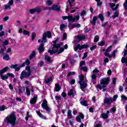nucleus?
<instances>
[{
  "instance_id": "44",
  "label": "nucleus",
  "mask_w": 127,
  "mask_h": 127,
  "mask_svg": "<svg viewBox=\"0 0 127 127\" xmlns=\"http://www.w3.org/2000/svg\"><path fill=\"white\" fill-rule=\"evenodd\" d=\"M66 27V25H64V24H62L60 25V30L61 31H63L64 28Z\"/></svg>"
},
{
  "instance_id": "41",
  "label": "nucleus",
  "mask_w": 127,
  "mask_h": 127,
  "mask_svg": "<svg viewBox=\"0 0 127 127\" xmlns=\"http://www.w3.org/2000/svg\"><path fill=\"white\" fill-rule=\"evenodd\" d=\"M67 39V33L66 32H64L63 35V41H64V40H66Z\"/></svg>"
},
{
  "instance_id": "58",
  "label": "nucleus",
  "mask_w": 127,
  "mask_h": 127,
  "mask_svg": "<svg viewBox=\"0 0 127 127\" xmlns=\"http://www.w3.org/2000/svg\"><path fill=\"white\" fill-rule=\"evenodd\" d=\"M67 116L68 117H72V112L71 110H69L67 112Z\"/></svg>"
},
{
  "instance_id": "57",
  "label": "nucleus",
  "mask_w": 127,
  "mask_h": 127,
  "mask_svg": "<svg viewBox=\"0 0 127 127\" xmlns=\"http://www.w3.org/2000/svg\"><path fill=\"white\" fill-rule=\"evenodd\" d=\"M79 117L82 119V120H84V118H85V116H84V115L83 114V113H79Z\"/></svg>"
},
{
  "instance_id": "34",
  "label": "nucleus",
  "mask_w": 127,
  "mask_h": 127,
  "mask_svg": "<svg viewBox=\"0 0 127 127\" xmlns=\"http://www.w3.org/2000/svg\"><path fill=\"white\" fill-rule=\"evenodd\" d=\"M35 37H36V33L35 32H32L31 34V38L32 41H34V39H35Z\"/></svg>"
},
{
  "instance_id": "21",
  "label": "nucleus",
  "mask_w": 127,
  "mask_h": 127,
  "mask_svg": "<svg viewBox=\"0 0 127 127\" xmlns=\"http://www.w3.org/2000/svg\"><path fill=\"white\" fill-rule=\"evenodd\" d=\"M7 70H8V66H6L4 67L3 69H2L1 70H0V75L1 76V75H2L3 73H5V72H6Z\"/></svg>"
},
{
  "instance_id": "40",
  "label": "nucleus",
  "mask_w": 127,
  "mask_h": 127,
  "mask_svg": "<svg viewBox=\"0 0 127 127\" xmlns=\"http://www.w3.org/2000/svg\"><path fill=\"white\" fill-rule=\"evenodd\" d=\"M80 70L83 72H88V67L87 66H83L80 68Z\"/></svg>"
},
{
  "instance_id": "26",
  "label": "nucleus",
  "mask_w": 127,
  "mask_h": 127,
  "mask_svg": "<svg viewBox=\"0 0 127 127\" xmlns=\"http://www.w3.org/2000/svg\"><path fill=\"white\" fill-rule=\"evenodd\" d=\"M88 103V101L87 100H82L80 102L81 105L84 106V107H88L89 105L87 104Z\"/></svg>"
},
{
  "instance_id": "5",
  "label": "nucleus",
  "mask_w": 127,
  "mask_h": 127,
  "mask_svg": "<svg viewBox=\"0 0 127 127\" xmlns=\"http://www.w3.org/2000/svg\"><path fill=\"white\" fill-rule=\"evenodd\" d=\"M52 36V34L51 31L45 32L43 34V38L42 39V42H44V43L47 42V40L46 39L47 37L48 38H51Z\"/></svg>"
},
{
  "instance_id": "36",
  "label": "nucleus",
  "mask_w": 127,
  "mask_h": 127,
  "mask_svg": "<svg viewBox=\"0 0 127 127\" xmlns=\"http://www.w3.org/2000/svg\"><path fill=\"white\" fill-rule=\"evenodd\" d=\"M59 51H58V52H57V54L59 55V54H61V53H62V52H64V48H60Z\"/></svg>"
},
{
  "instance_id": "63",
  "label": "nucleus",
  "mask_w": 127,
  "mask_h": 127,
  "mask_svg": "<svg viewBox=\"0 0 127 127\" xmlns=\"http://www.w3.org/2000/svg\"><path fill=\"white\" fill-rule=\"evenodd\" d=\"M55 99L57 101H60V100H61V96H55Z\"/></svg>"
},
{
  "instance_id": "46",
  "label": "nucleus",
  "mask_w": 127,
  "mask_h": 127,
  "mask_svg": "<svg viewBox=\"0 0 127 127\" xmlns=\"http://www.w3.org/2000/svg\"><path fill=\"white\" fill-rule=\"evenodd\" d=\"M46 3L47 5H48L49 6H50V5H52V2L51 1V0H48L46 2Z\"/></svg>"
},
{
  "instance_id": "61",
  "label": "nucleus",
  "mask_w": 127,
  "mask_h": 127,
  "mask_svg": "<svg viewBox=\"0 0 127 127\" xmlns=\"http://www.w3.org/2000/svg\"><path fill=\"white\" fill-rule=\"evenodd\" d=\"M117 83V78H113L112 79V83L113 85H116V83Z\"/></svg>"
},
{
  "instance_id": "1",
  "label": "nucleus",
  "mask_w": 127,
  "mask_h": 127,
  "mask_svg": "<svg viewBox=\"0 0 127 127\" xmlns=\"http://www.w3.org/2000/svg\"><path fill=\"white\" fill-rule=\"evenodd\" d=\"M5 120L6 121L7 124H10L12 127H14L16 125V115H15V112H12L10 115L5 118Z\"/></svg>"
},
{
  "instance_id": "55",
  "label": "nucleus",
  "mask_w": 127,
  "mask_h": 127,
  "mask_svg": "<svg viewBox=\"0 0 127 127\" xmlns=\"http://www.w3.org/2000/svg\"><path fill=\"white\" fill-rule=\"evenodd\" d=\"M91 78L92 80H97V75H96L95 74H93L91 75Z\"/></svg>"
},
{
  "instance_id": "22",
  "label": "nucleus",
  "mask_w": 127,
  "mask_h": 127,
  "mask_svg": "<svg viewBox=\"0 0 127 127\" xmlns=\"http://www.w3.org/2000/svg\"><path fill=\"white\" fill-rule=\"evenodd\" d=\"M55 90L56 92H59L60 91V90H61V86H60V85H59L57 83H56Z\"/></svg>"
},
{
  "instance_id": "38",
  "label": "nucleus",
  "mask_w": 127,
  "mask_h": 127,
  "mask_svg": "<svg viewBox=\"0 0 127 127\" xmlns=\"http://www.w3.org/2000/svg\"><path fill=\"white\" fill-rule=\"evenodd\" d=\"M59 39H60V38L58 37L55 40L53 41V47L56 46L57 44V41H58V40H59Z\"/></svg>"
},
{
  "instance_id": "4",
  "label": "nucleus",
  "mask_w": 127,
  "mask_h": 127,
  "mask_svg": "<svg viewBox=\"0 0 127 127\" xmlns=\"http://www.w3.org/2000/svg\"><path fill=\"white\" fill-rule=\"evenodd\" d=\"M63 44H64V42H61L59 44H57L52 48V50H49L48 51V53H50V55H53V54L57 53V52H58V49L60 48Z\"/></svg>"
},
{
  "instance_id": "47",
  "label": "nucleus",
  "mask_w": 127,
  "mask_h": 127,
  "mask_svg": "<svg viewBox=\"0 0 127 127\" xmlns=\"http://www.w3.org/2000/svg\"><path fill=\"white\" fill-rule=\"evenodd\" d=\"M84 65H86V62L83 61H81L80 62L79 66L80 67H82V66Z\"/></svg>"
},
{
  "instance_id": "30",
  "label": "nucleus",
  "mask_w": 127,
  "mask_h": 127,
  "mask_svg": "<svg viewBox=\"0 0 127 127\" xmlns=\"http://www.w3.org/2000/svg\"><path fill=\"white\" fill-rule=\"evenodd\" d=\"M74 75H76V72L75 71H70L68 72L67 74V77H69V76H74Z\"/></svg>"
},
{
  "instance_id": "62",
  "label": "nucleus",
  "mask_w": 127,
  "mask_h": 127,
  "mask_svg": "<svg viewBox=\"0 0 127 127\" xmlns=\"http://www.w3.org/2000/svg\"><path fill=\"white\" fill-rule=\"evenodd\" d=\"M26 65H30V61H29V59H27V60L25 61V62Z\"/></svg>"
},
{
  "instance_id": "37",
  "label": "nucleus",
  "mask_w": 127,
  "mask_h": 127,
  "mask_svg": "<svg viewBox=\"0 0 127 127\" xmlns=\"http://www.w3.org/2000/svg\"><path fill=\"white\" fill-rule=\"evenodd\" d=\"M30 32L27 30H24L23 31V34H24V35H28V36H30Z\"/></svg>"
},
{
  "instance_id": "20",
  "label": "nucleus",
  "mask_w": 127,
  "mask_h": 127,
  "mask_svg": "<svg viewBox=\"0 0 127 127\" xmlns=\"http://www.w3.org/2000/svg\"><path fill=\"white\" fill-rule=\"evenodd\" d=\"M36 112L40 118H41V119H43V120H45L46 119V117H45L44 115H43L40 111L37 110Z\"/></svg>"
},
{
  "instance_id": "29",
  "label": "nucleus",
  "mask_w": 127,
  "mask_h": 127,
  "mask_svg": "<svg viewBox=\"0 0 127 127\" xmlns=\"http://www.w3.org/2000/svg\"><path fill=\"white\" fill-rule=\"evenodd\" d=\"M50 82H53V79H52V77H49L45 80L46 84H49V83H50Z\"/></svg>"
},
{
  "instance_id": "9",
  "label": "nucleus",
  "mask_w": 127,
  "mask_h": 127,
  "mask_svg": "<svg viewBox=\"0 0 127 127\" xmlns=\"http://www.w3.org/2000/svg\"><path fill=\"white\" fill-rule=\"evenodd\" d=\"M29 12L31 14H33V13H35V12L40 13V12H41V8H40V7H37L34 8L30 9Z\"/></svg>"
},
{
  "instance_id": "52",
  "label": "nucleus",
  "mask_w": 127,
  "mask_h": 127,
  "mask_svg": "<svg viewBox=\"0 0 127 127\" xmlns=\"http://www.w3.org/2000/svg\"><path fill=\"white\" fill-rule=\"evenodd\" d=\"M118 97H119V96L118 95H115L113 96V98H112V102L116 101L117 100V99H118Z\"/></svg>"
},
{
  "instance_id": "60",
  "label": "nucleus",
  "mask_w": 127,
  "mask_h": 127,
  "mask_svg": "<svg viewBox=\"0 0 127 127\" xmlns=\"http://www.w3.org/2000/svg\"><path fill=\"white\" fill-rule=\"evenodd\" d=\"M86 11L83 10L81 12L80 16H84V15H86Z\"/></svg>"
},
{
  "instance_id": "54",
  "label": "nucleus",
  "mask_w": 127,
  "mask_h": 127,
  "mask_svg": "<svg viewBox=\"0 0 127 127\" xmlns=\"http://www.w3.org/2000/svg\"><path fill=\"white\" fill-rule=\"evenodd\" d=\"M88 57V52H86L84 53L83 55V57H82V59H86Z\"/></svg>"
},
{
  "instance_id": "27",
  "label": "nucleus",
  "mask_w": 127,
  "mask_h": 127,
  "mask_svg": "<svg viewBox=\"0 0 127 127\" xmlns=\"http://www.w3.org/2000/svg\"><path fill=\"white\" fill-rule=\"evenodd\" d=\"M3 60H6V61H8V60H10V58L9 56L7 54H5L4 56L3 57Z\"/></svg>"
},
{
  "instance_id": "39",
  "label": "nucleus",
  "mask_w": 127,
  "mask_h": 127,
  "mask_svg": "<svg viewBox=\"0 0 127 127\" xmlns=\"http://www.w3.org/2000/svg\"><path fill=\"white\" fill-rule=\"evenodd\" d=\"M26 93H27V96H30V89H29L28 86L26 87Z\"/></svg>"
},
{
  "instance_id": "33",
  "label": "nucleus",
  "mask_w": 127,
  "mask_h": 127,
  "mask_svg": "<svg viewBox=\"0 0 127 127\" xmlns=\"http://www.w3.org/2000/svg\"><path fill=\"white\" fill-rule=\"evenodd\" d=\"M79 20L80 19V16L79 15H76L75 17H73L72 19V22H75V21L76 20Z\"/></svg>"
},
{
  "instance_id": "10",
  "label": "nucleus",
  "mask_w": 127,
  "mask_h": 127,
  "mask_svg": "<svg viewBox=\"0 0 127 127\" xmlns=\"http://www.w3.org/2000/svg\"><path fill=\"white\" fill-rule=\"evenodd\" d=\"M110 84V78L109 77L102 78L100 80L101 85H109Z\"/></svg>"
},
{
  "instance_id": "48",
  "label": "nucleus",
  "mask_w": 127,
  "mask_h": 127,
  "mask_svg": "<svg viewBox=\"0 0 127 127\" xmlns=\"http://www.w3.org/2000/svg\"><path fill=\"white\" fill-rule=\"evenodd\" d=\"M105 44V42L104 41H101L100 43H98V45H99V46H104Z\"/></svg>"
},
{
  "instance_id": "25",
  "label": "nucleus",
  "mask_w": 127,
  "mask_h": 127,
  "mask_svg": "<svg viewBox=\"0 0 127 127\" xmlns=\"http://www.w3.org/2000/svg\"><path fill=\"white\" fill-rule=\"evenodd\" d=\"M97 17H98V18H99V19H100L101 21L102 22H103L104 21V19H105V17H104V15L100 13L99 14Z\"/></svg>"
},
{
  "instance_id": "6",
  "label": "nucleus",
  "mask_w": 127,
  "mask_h": 127,
  "mask_svg": "<svg viewBox=\"0 0 127 127\" xmlns=\"http://www.w3.org/2000/svg\"><path fill=\"white\" fill-rule=\"evenodd\" d=\"M41 107L42 109L46 110V111L48 113H50V111H51V108L48 107V102H47V100H46V99H44L43 101V103L41 104Z\"/></svg>"
},
{
  "instance_id": "45",
  "label": "nucleus",
  "mask_w": 127,
  "mask_h": 127,
  "mask_svg": "<svg viewBox=\"0 0 127 127\" xmlns=\"http://www.w3.org/2000/svg\"><path fill=\"white\" fill-rule=\"evenodd\" d=\"M104 55L105 57H108L109 58H112V56H111V55H110V53L106 52L105 53H104Z\"/></svg>"
},
{
  "instance_id": "7",
  "label": "nucleus",
  "mask_w": 127,
  "mask_h": 127,
  "mask_svg": "<svg viewBox=\"0 0 127 127\" xmlns=\"http://www.w3.org/2000/svg\"><path fill=\"white\" fill-rule=\"evenodd\" d=\"M89 45L83 44L80 46V44H78L74 48V50L76 52V51H78V49H79V50H82V49H87Z\"/></svg>"
},
{
  "instance_id": "16",
  "label": "nucleus",
  "mask_w": 127,
  "mask_h": 127,
  "mask_svg": "<svg viewBox=\"0 0 127 127\" xmlns=\"http://www.w3.org/2000/svg\"><path fill=\"white\" fill-rule=\"evenodd\" d=\"M44 44L43 43H41L39 48L38 49L39 50V53L41 54V53H42L43 51H44Z\"/></svg>"
},
{
  "instance_id": "43",
  "label": "nucleus",
  "mask_w": 127,
  "mask_h": 127,
  "mask_svg": "<svg viewBox=\"0 0 127 127\" xmlns=\"http://www.w3.org/2000/svg\"><path fill=\"white\" fill-rule=\"evenodd\" d=\"M68 96H74V90L73 89H70L69 91V93L67 94Z\"/></svg>"
},
{
  "instance_id": "42",
  "label": "nucleus",
  "mask_w": 127,
  "mask_h": 127,
  "mask_svg": "<svg viewBox=\"0 0 127 127\" xmlns=\"http://www.w3.org/2000/svg\"><path fill=\"white\" fill-rule=\"evenodd\" d=\"M119 13L117 11L115 12L114 15L112 16L113 18H116V17H119Z\"/></svg>"
},
{
  "instance_id": "28",
  "label": "nucleus",
  "mask_w": 127,
  "mask_h": 127,
  "mask_svg": "<svg viewBox=\"0 0 127 127\" xmlns=\"http://www.w3.org/2000/svg\"><path fill=\"white\" fill-rule=\"evenodd\" d=\"M101 117L102 119H103L104 120H106V119L109 118V115H107L106 114V113H102L101 114Z\"/></svg>"
},
{
  "instance_id": "64",
  "label": "nucleus",
  "mask_w": 127,
  "mask_h": 127,
  "mask_svg": "<svg viewBox=\"0 0 127 127\" xmlns=\"http://www.w3.org/2000/svg\"><path fill=\"white\" fill-rule=\"evenodd\" d=\"M9 19V17L5 16L3 18V21L5 22L6 21V20H8Z\"/></svg>"
},
{
  "instance_id": "35",
  "label": "nucleus",
  "mask_w": 127,
  "mask_h": 127,
  "mask_svg": "<svg viewBox=\"0 0 127 127\" xmlns=\"http://www.w3.org/2000/svg\"><path fill=\"white\" fill-rule=\"evenodd\" d=\"M0 77H1V79L3 80H7V79H8L7 74H6V75H1Z\"/></svg>"
},
{
  "instance_id": "56",
  "label": "nucleus",
  "mask_w": 127,
  "mask_h": 127,
  "mask_svg": "<svg viewBox=\"0 0 127 127\" xmlns=\"http://www.w3.org/2000/svg\"><path fill=\"white\" fill-rule=\"evenodd\" d=\"M94 42L96 43L98 42V41H99V36L96 35L95 37H94Z\"/></svg>"
},
{
  "instance_id": "50",
  "label": "nucleus",
  "mask_w": 127,
  "mask_h": 127,
  "mask_svg": "<svg viewBox=\"0 0 127 127\" xmlns=\"http://www.w3.org/2000/svg\"><path fill=\"white\" fill-rule=\"evenodd\" d=\"M8 78V77H10L11 78H14V74H12V73H7L6 74Z\"/></svg>"
},
{
  "instance_id": "51",
  "label": "nucleus",
  "mask_w": 127,
  "mask_h": 127,
  "mask_svg": "<svg viewBox=\"0 0 127 127\" xmlns=\"http://www.w3.org/2000/svg\"><path fill=\"white\" fill-rule=\"evenodd\" d=\"M113 46H110V47H108L106 50V52H111L112 51V48Z\"/></svg>"
},
{
  "instance_id": "24",
  "label": "nucleus",
  "mask_w": 127,
  "mask_h": 127,
  "mask_svg": "<svg viewBox=\"0 0 127 127\" xmlns=\"http://www.w3.org/2000/svg\"><path fill=\"white\" fill-rule=\"evenodd\" d=\"M35 55H36V52L35 51L32 52V53L29 56L30 60L33 59V58L35 57Z\"/></svg>"
},
{
  "instance_id": "8",
  "label": "nucleus",
  "mask_w": 127,
  "mask_h": 127,
  "mask_svg": "<svg viewBox=\"0 0 127 127\" xmlns=\"http://www.w3.org/2000/svg\"><path fill=\"white\" fill-rule=\"evenodd\" d=\"M74 1H75V0H68L67 2V3H68V5L65 10L66 13H67V12L69 11L70 9H73V5H72V3L74 2Z\"/></svg>"
},
{
  "instance_id": "32",
  "label": "nucleus",
  "mask_w": 127,
  "mask_h": 127,
  "mask_svg": "<svg viewBox=\"0 0 127 127\" xmlns=\"http://www.w3.org/2000/svg\"><path fill=\"white\" fill-rule=\"evenodd\" d=\"M71 27H72V29L76 27H77V28H80V27H81V24H73L71 26Z\"/></svg>"
},
{
  "instance_id": "19",
  "label": "nucleus",
  "mask_w": 127,
  "mask_h": 127,
  "mask_svg": "<svg viewBox=\"0 0 127 127\" xmlns=\"http://www.w3.org/2000/svg\"><path fill=\"white\" fill-rule=\"evenodd\" d=\"M97 20H98V17L94 16L92 18V21H91L90 23H91L92 25H96V23L97 22Z\"/></svg>"
},
{
  "instance_id": "17",
  "label": "nucleus",
  "mask_w": 127,
  "mask_h": 127,
  "mask_svg": "<svg viewBox=\"0 0 127 127\" xmlns=\"http://www.w3.org/2000/svg\"><path fill=\"white\" fill-rule=\"evenodd\" d=\"M76 38L78 40V41H82V40H84V39H86V36L84 35H77L76 36Z\"/></svg>"
},
{
  "instance_id": "23",
  "label": "nucleus",
  "mask_w": 127,
  "mask_h": 127,
  "mask_svg": "<svg viewBox=\"0 0 127 127\" xmlns=\"http://www.w3.org/2000/svg\"><path fill=\"white\" fill-rule=\"evenodd\" d=\"M103 86H101V84H98L96 85V89H100V90H102V89L104 88H106L107 87V85L108 84H102Z\"/></svg>"
},
{
  "instance_id": "2",
  "label": "nucleus",
  "mask_w": 127,
  "mask_h": 127,
  "mask_svg": "<svg viewBox=\"0 0 127 127\" xmlns=\"http://www.w3.org/2000/svg\"><path fill=\"white\" fill-rule=\"evenodd\" d=\"M25 70L28 71V72H26L24 70H23L20 74V78L21 80H23L24 78L25 79H27L29 76H31V69H30V66H27L25 67Z\"/></svg>"
},
{
  "instance_id": "14",
  "label": "nucleus",
  "mask_w": 127,
  "mask_h": 127,
  "mask_svg": "<svg viewBox=\"0 0 127 127\" xmlns=\"http://www.w3.org/2000/svg\"><path fill=\"white\" fill-rule=\"evenodd\" d=\"M45 60L48 64H50L51 63H53V61L51 60V57H49L47 55L45 56Z\"/></svg>"
},
{
  "instance_id": "11",
  "label": "nucleus",
  "mask_w": 127,
  "mask_h": 127,
  "mask_svg": "<svg viewBox=\"0 0 127 127\" xmlns=\"http://www.w3.org/2000/svg\"><path fill=\"white\" fill-rule=\"evenodd\" d=\"M104 103L108 106L113 104V99L111 97H105L104 99Z\"/></svg>"
},
{
  "instance_id": "49",
  "label": "nucleus",
  "mask_w": 127,
  "mask_h": 127,
  "mask_svg": "<svg viewBox=\"0 0 127 127\" xmlns=\"http://www.w3.org/2000/svg\"><path fill=\"white\" fill-rule=\"evenodd\" d=\"M75 120L76 122H78V123H82V120H81V118L79 116H77L75 118Z\"/></svg>"
},
{
  "instance_id": "12",
  "label": "nucleus",
  "mask_w": 127,
  "mask_h": 127,
  "mask_svg": "<svg viewBox=\"0 0 127 127\" xmlns=\"http://www.w3.org/2000/svg\"><path fill=\"white\" fill-rule=\"evenodd\" d=\"M51 10L60 11L61 10V7L58 6L57 4H54L52 7H51Z\"/></svg>"
},
{
  "instance_id": "15",
  "label": "nucleus",
  "mask_w": 127,
  "mask_h": 127,
  "mask_svg": "<svg viewBox=\"0 0 127 127\" xmlns=\"http://www.w3.org/2000/svg\"><path fill=\"white\" fill-rule=\"evenodd\" d=\"M17 64H11L10 68L11 69H15V71L16 72H18V71H19V70H20V66H18Z\"/></svg>"
},
{
  "instance_id": "18",
  "label": "nucleus",
  "mask_w": 127,
  "mask_h": 127,
  "mask_svg": "<svg viewBox=\"0 0 127 127\" xmlns=\"http://www.w3.org/2000/svg\"><path fill=\"white\" fill-rule=\"evenodd\" d=\"M37 101V96H34L31 100L30 101V104L31 105H34V104L36 103Z\"/></svg>"
},
{
  "instance_id": "53",
  "label": "nucleus",
  "mask_w": 127,
  "mask_h": 127,
  "mask_svg": "<svg viewBox=\"0 0 127 127\" xmlns=\"http://www.w3.org/2000/svg\"><path fill=\"white\" fill-rule=\"evenodd\" d=\"M5 110V106L2 105L0 106V112H2V111H4Z\"/></svg>"
},
{
  "instance_id": "31",
  "label": "nucleus",
  "mask_w": 127,
  "mask_h": 127,
  "mask_svg": "<svg viewBox=\"0 0 127 127\" xmlns=\"http://www.w3.org/2000/svg\"><path fill=\"white\" fill-rule=\"evenodd\" d=\"M67 17L68 21H69L70 22H73V19L74 18V17H73V16L68 15L67 16Z\"/></svg>"
},
{
  "instance_id": "59",
  "label": "nucleus",
  "mask_w": 127,
  "mask_h": 127,
  "mask_svg": "<svg viewBox=\"0 0 127 127\" xmlns=\"http://www.w3.org/2000/svg\"><path fill=\"white\" fill-rule=\"evenodd\" d=\"M94 49H97V45L93 46L90 48L91 51H93V50H94Z\"/></svg>"
},
{
  "instance_id": "13",
  "label": "nucleus",
  "mask_w": 127,
  "mask_h": 127,
  "mask_svg": "<svg viewBox=\"0 0 127 127\" xmlns=\"http://www.w3.org/2000/svg\"><path fill=\"white\" fill-rule=\"evenodd\" d=\"M6 45H8V41L6 40L3 42L1 47L2 52L6 51V47H5Z\"/></svg>"
},
{
  "instance_id": "3",
  "label": "nucleus",
  "mask_w": 127,
  "mask_h": 127,
  "mask_svg": "<svg viewBox=\"0 0 127 127\" xmlns=\"http://www.w3.org/2000/svg\"><path fill=\"white\" fill-rule=\"evenodd\" d=\"M80 86V89L83 92H85V89L88 87V84L84 79V75L81 74L79 77V81L78 82Z\"/></svg>"
}]
</instances>
